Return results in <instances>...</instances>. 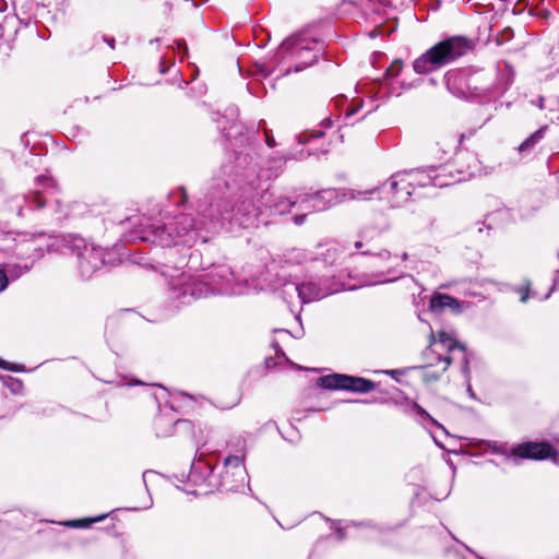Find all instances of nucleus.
<instances>
[{
    "label": "nucleus",
    "instance_id": "44",
    "mask_svg": "<svg viewBox=\"0 0 559 559\" xmlns=\"http://www.w3.org/2000/svg\"><path fill=\"white\" fill-rule=\"evenodd\" d=\"M467 391H468L469 395H471L472 397H474V393H473V391H472V386H471V384H469V383H468V385H467Z\"/></svg>",
    "mask_w": 559,
    "mask_h": 559
},
{
    "label": "nucleus",
    "instance_id": "21",
    "mask_svg": "<svg viewBox=\"0 0 559 559\" xmlns=\"http://www.w3.org/2000/svg\"><path fill=\"white\" fill-rule=\"evenodd\" d=\"M107 514H103L96 518H90V519H82V520H71L67 521L63 524L68 527H74V528H87L92 524L97 523L106 519Z\"/></svg>",
    "mask_w": 559,
    "mask_h": 559
},
{
    "label": "nucleus",
    "instance_id": "49",
    "mask_svg": "<svg viewBox=\"0 0 559 559\" xmlns=\"http://www.w3.org/2000/svg\"><path fill=\"white\" fill-rule=\"evenodd\" d=\"M167 435H168L167 432H164V433H159V432H157V436H162V437H165V436H167Z\"/></svg>",
    "mask_w": 559,
    "mask_h": 559
},
{
    "label": "nucleus",
    "instance_id": "38",
    "mask_svg": "<svg viewBox=\"0 0 559 559\" xmlns=\"http://www.w3.org/2000/svg\"><path fill=\"white\" fill-rule=\"evenodd\" d=\"M107 40V44L114 48L115 47V39L114 38H109V39H106Z\"/></svg>",
    "mask_w": 559,
    "mask_h": 559
},
{
    "label": "nucleus",
    "instance_id": "29",
    "mask_svg": "<svg viewBox=\"0 0 559 559\" xmlns=\"http://www.w3.org/2000/svg\"><path fill=\"white\" fill-rule=\"evenodd\" d=\"M8 284H9V280H8L7 273L2 267H0V293L3 292L8 287Z\"/></svg>",
    "mask_w": 559,
    "mask_h": 559
},
{
    "label": "nucleus",
    "instance_id": "14",
    "mask_svg": "<svg viewBox=\"0 0 559 559\" xmlns=\"http://www.w3.org/2000/svg\"><path fill=\"white\" fill-rule=\"evenodd\" d=\"M295 290L297 292L300 300L306 304L324 298L333 293H336L337 288H325L321 287L320 285H317L313 282H309L296 285Z\"/></svg>",
    "mask_w": 559,
    "mask_h": 559
},
{
    "label": "nucleus",
    "instance_id": "10",
    "mask_svg": "<svg viewBox=\"0 0 559 559\" xmlns=\"http://www.w3.org/2000/svg\"><path fill=\"white\" fill-rule=\"evenodd\" d=\"M318 384L328 390H346L357 393H368L376 388L374 382L370 380L342 373L321 377Z\"/></svg>",
    "mask_w": 559,
    "mask_h": 559
},
{
    "label": "nucleus",
    "instance_id": "16",
    "mask_svg": "<svg viewBox=\"0 0 559 559\" xmlns=\"http://www.w3.org/2000/svg\"><path fill=\"white\" fill-rule=\"evenodd\" d=\"M390 179L382 185L381 189L385 190L391 194L390 202L393 207H401L406 204L411 197L414 194L412 188H404L403 186H397L395 189H392L389 185Z\"/></svg>",
    "mask_w": 559,
    "mask_h": 559
},
{
    "label": "nucleus",
    "instance_id": "33",
    "mask_svg": "<svg viewBox=\"0 0 559 559\" xmlns=\"http://www.w3.org/2000/svg\"><path fill=\"white\" fill-rule=\"evenodd\" d=\"M264 133H265V138H266V144L267 146L270 147H274L275 146V140L274 138L269 133V131L265 129L264 130Z\"/></svg>",
    "mask_w": 559,
    "mask_h": 559
},
{
    "label": "nucleus",
    "instance_id": "43",
    "mask_svg": "<svg viewBox=\"0 0 559 559\" xmlns=\"http://www.w3.org/2000/svg\"><path fill=\"white\" fill-rule=\"evenodd\" d=\"M186 200H187V195H180V201L178 203L179 204L185 203Z\"/></svg>",
    "mask_w": 559,
    "mask_h": 559
},
{
    "label": "nucleus",
    "instance_id": "37",
    "mask_svg": "<svg viewBox=\"0 0 559 559\" xmlns=\"http://www.w3.org/2000/svg\"><path fill=\"white\" fill-rule=\"evenodd\" d=\"M8 9V3L5 0H0V12H4Z\"/></svg>",
    "mask_w": 559,
    "mask_h": 559
},
{
    "label": "nucleus",
    "instance_id": "26",
    "mask_svg": "<svg viewBox=\"0 0 559 559\" xmlns=\"http://www.w3.org/2000/svg\"><path fill=\"white\" fill-rule=\"evenodd\" d=\"M376 258L380 259L381 261H390L393 265L397 266L399 265V257L397 255H393L391 252H389L388 250H383L381 252H379Z\"/></svg>",
    "mask_w": 559,
    "mask_h": 559
},
{
    "label": "nucleus",
    "instance_id": "45",
    "mask_svg": "<svg viewBox=\"0 0 559 559\" xmlns=\"http://www.w3.org/2000/svg\"><path fill=\"white\" fill-rule=\"evenodd\" d=\"M60 214H61V215H60L58 218H61V217L66 216V215H67V212H66V211L60 210Z\"/></svg>",
    "mask_w": 559,
    "mask_h": 559
},
{
    "label": "nucleus",
    "instance_id": "27",
    "mask_svg": "<svg viewBox=\"0 0 559 559\" xmlns=\"http://www.w3.org/2000/svg\"><path fill=\"white\" fill-rule=\"evenodd\" d=\"M36 183L38 186H44L45 188H49V189L56 188V183H55L53 179L46 175L38 176L36 178Z\"/></svg>",
    "mask_w": 559,
    "mask_h": 559
},
{
    "label": "nucleus",
    "instance_id": "3",
    "mask_svg": "<svg viewBox=\"0 0 559 559\" xmlns=\"http://www.w3.org/2000/svg\"><path fill=\"white\" fill-rule=\"evenodd\" d=\"M198 455L189 473V481L195 487L191 493L200 496L223 489L236 491L246 484L248 475L243 454L228 455L218 468L214 467L210 460L204 459V453L200 450Z\"/></svg>",
    "mask_w": 559,
    "mask_h": 559
},
{
    "label": "nucleus",
    "instance_id": "7",
    "mask_svg": "<svg viewBox=\"0 0 559 559\" xmlns=\"http://www.w3.org/2000/svg\"><path fill=\"white\" fill-rule=\"evenodd\" d=\"M495 452L502 454L507 461L518 465L522 460L551 459L558 462V452L547 442H523L512 449L495 448Z\"/></svg>",
    "mask_w": 559,
    "mask_h": 559
},
{
    "label": "nucleus",
    "instance_id": "41",
    "mask_svg": "<svg viewBox=\"0 0 559 559\" xmlns=\"http://www.w3.org/2000/svg\"><path fill=\"white\" fill-rule=\"evenodd\" d=\"M323 123H324L325 127H331L332 126V121L330 119L323 120Z\"/></svg>",
    "mask_w": 559,
    "mask_h": 559
},
{
    "label": "nucleus",
    "instance_id": "35",
    "mask_svg": "<svg viewBox=\"0 0 559 559\" xmlns=\"http://www.w3.org/2000/svg\"><path fill=\"white\" fill-rule=\"evenodd\" d=\"M361 102L358 104V106H356L355 108H352V109H347L346 110V116L349 117V116H353L357 110H358V107L361 106Z\"/></svg>",
    "mask_w": 559,
    "mask_h": 559
},
{
    "label": "nucleus",
    "instance_id": "2",
    "mask_svg": "<svg viewBox=\"0 0 559 559\" xmlns=\"http://www.w3.org/2000/svg\"><path fill=\"white\" fill-rule=\"evenodd\" d=\"M197 258L198 254L190 253L188 261ZM186 265L187 255H182L174 266L166 264L162 272L169 278L171 298L180 304H190L194 299L215 294L242 295L248 292L246 284L234 283V273L226 265L215 266L210 272L197 276L180 271Z\"/></svg>",
    "mask_w": 559,
    "mask_h": 559
},
{
    "label": "nucleus",
    "instance_id": "51",
    "mask_svg": "<svg viewBox=\"0 0 559 559\" xmlns=\"http://www.w3.org/2000/svg\"><path fill=\"white\" fill-rule=\"evenodd\" d=\"M160 421H163V418H158L156 425H158Z\"/></svg>",
    "mask_w": 559,
    "mask_h": 559
},
{
    "label": "nucleus",
    "instance_id": "9",
    "mask_svg": "<svg viewBox=\"0 0 559 559\" xmlns=\"http://www.w3.org/2000/svg\"><path fill=\"white\" fill-rule=\"evenodd\" d=\"M430 346L440 347L443 350L448 352L445 356H438V361L443 362L442 371H445L451 362L456 358V355L460 356L463 364V372L465 376L468 373V361L466 356L465 347L459 344L450 334L444 331H440L437 334V337L433 333L430 334Z\"/></svg>",
    "mask_w": 559,
    "mask_h": 559
},
{
    "label": "nucleus",
    "instance_id": "12",
    "mask_svg": "<svg viewBox=\"0 0 559 559\" xmlns=\"http://www.w3.org/2000/svg\"><path fill=\"white\" fill-rule=\"evenodd\" d=\"M445 84L449 92L459 98H469L479 95L476 87L472 86V80L461 72L447 73Z\"/></svg>",
    "mask_w": 559,
    "mask_h": 559
},
{
    "label": "nucleus",
    "instance_id": "48",
    "mask_svg": "<svg viewBox=\"0 0 559 559\" xmlns=\"http://www.w3.org/2000/svg\"><path fill=\"white\" fill-rule=\"evenodd\" d=\"M452 180H453V182H452V185H453L454 182L460 181V178L454 179V177L452 176Z\"/></svg>",
    "mask_w": 559,
    "mask_h": 559
},
{
    "label": "nucleus",
    "instance_id": "34",
    "mask_svg": "<svg viewBox=\"0 0 559 559\" xmlns=\"http://www.w3.org/2000/svg\"><path fill=\"white\" fill-rule=\"evenodd\" d=\"M306 215H297L294 218V222L296 225H301L305 221Z\"/></svg>",
    "mask_w": 559,
    "mask_h": 559
},
{
    "label": "nucleus",
    "instance_id": "25",
    "mask_svg": "<svg viewBox=\"0 0 559 559\" xmlns=\"http://www.w3.org/2000/svg\"><path fill=\"white\" fill-rule=\"evenodd\" d=\"M297 201L292 200H281L275 204V212L278 214H284L288 211L289 207L295 205Z\"/></svg>",
    "mask_w": 559,
    "mask_h": 559
},
{
    "label": "nucleus",
    "instance_id": "47",
    "mask_svg": "<svg viewBox=\"0 0 559 559\" xmlns=\"http://www.w3.org/2000/svg\"><path fill=\"white\" fill-rule=\"evenodd\" d=\"M551 292H552V288L546 294L545 299L549 298Z\"/></svg>",
    "mask_w": 559,
    "mask_h": 559
},
{
    "label": "nucleus",
    "instance_id": "17",
    "mask_svg": "<svg viewBox=\"0 0 559 559\" xmlns=\"http://www.w3.org/2000/svg\"><path fill=\"white\" fill-rule=\"evenodd\" d=\"M343 253V249L337 242H329L320 255L325 264L333 265L342 260Z\"/></svg>",
    "mask_w": 559,
    "mask_h": 559
},
{
    "label": "nucleus",
    "instance_id": "20",
    "mask_svg": "<svg viewBox=\"0 0 559 559\" xmlns=\"http://www.w3.org/2000/svg\"><path fill=\"white\" fill-rule=\"evenodd\" d=\"M450 302H454V298L450 295L445 294H436L432 296L430 300V310L433 312H441Z\"/></svg>",
    "mask_w": 559,
    "mask_h": 559
},
{
    "label": "nucleus",
    "instance_id": "42",
    "mask_svg": "<svg viewBox=\"0 0 559 559\" xmlns=\"http://www.w3.org/2000/svg\"><path fill=\"white\" fill-rule=\"evenodd\" d=\"M176 251L170 249L168 254H169V258H168V261H170V258H173L175 255Z\"/></svg>",
    "mask_w": 559,
    "mask_h": 559
},
{
    "label": "nucleus",
    "instance_id": "46",
    "mask_svg": "<svg viewBox=\"0 0 559 559\" xmlns=\"http://www.w3.org/2000/svg\"><path fill=\"white\" fill-rule=\"evenodd\" d=\"M377 35H382V31H381V29H379V32L377 33ZM371 36L373 37V36H376V34H374V33H371Z\"/></svg>",
    "mask_w": 559,
    "mask_h": 559
},
{
    "label": "nucleus",
    "instance_id": "50",
    "mask_svg": "<svg viewBox=\"0 0 559 559\" xmlns=\"http://www.w3.org/2000/svg\"><path fill=\"white\" fill-rule=\"evenodd\" d=\"M338 532H341V530H340V528H338ZM343 538H344L343 534H342V533H340L338 539H343Z\"/></svg>",
    "mask_w": 559,
    "mask_h": 559
},
{
    "label": "nucleus",
    "instance_id": "15",
    "mask_svg": "<svg viewBox=\"0 0 559 559\" xmlns=\"http://www.w3.org/2000/svg\"><path fill=\"white\" fill-rule=\"evenodd\" d=\"M316 260L309 252L304 249H290L286 251L281 260L282 269H290L296 265H304L308 261Z\"/></svg>",
    "mask_w": 559,
    "mask_h": 559
},
{
    "label": "nucleus",
    "instance_id": "19",
    "mask_svg": "<svg viewBox=\"0 0 559 559\" xmlns=\"http://www.w3.org/2000/svg\"><path fill=\"white\" fill-rule=\"evenodd\" d=\"M547 127H542L532 133L523 143L518 147L521 154L530 153L535 145L544 139Z\"/></svg>",
    "mask_w": 559,
    "mask_h": 559
},
{
    "label": "nucleus",
    "instance_id": "5",
    "mask_svg": "<svg viewBox=\"0 0 559 559\" xmlns=\"http://www.w3.org/2000/svg\"><path fill=\"white\" fill-rule=\"evenodd\" d=\"M452 173L449 166L429 167L427 169H414L408 171H397L390 177V187L395 189L397 186L412 188L415 192L416 188L425 187H448L451 186Z\"/></svg>",
    "mask_w": 559,
    "mask_h": 559
},
{
    "label": "nucleus",
    "instance_id": "11",
    "mask_svg": "<svg viewBox=\"0 0 559 559\" xmlns=\"http://www.w3.org/2000/svg\"><path fill=\"white\" fill-rule=\"evenodd\" d=\"M344 202L342 191L324 189L314 194H308L300 200V207L314 212L324 211L333 205Z\"/></svg>",
    "mask_w": 559,
    "mask_h": 559
},
{
    "label": "nucleus",
    "instance_id": "28",
    "mask_svg": "<svg viewBox=\"0 0 559 559\" xmlns=\"http://www.w3.org/2000/svg\"><path fill=\"white\" fill-rule=\"evenodd\" d=\"M323 135V132L322 131H317V132H305V133H301L297 136L298 139V142L300 144H306L310 141L311 138H320Z\"/></svg>",
    "mask_w": 559,
    "mask_h": 559
},
{
    "label": "nucleus",
    "instance_id": "4",
    "mask_svg": "<svg viewBox=\"0 0 559 559\" xmlns=\"http://www.w3.org/2000/svg\"><path fill=\"white\" fill-rule=\"evenodd\" d=\"M473 48V40L465 36L448 37L415 59L414 71L419 74L430 73L466 56Z\"/></svg>",
    "mask_w": 559,
    "mask_h": 559
},
{
    "label": "nucleus",
    "instance_id": "13",
    "mask_svg": "<svg viewBox=\"0 0 559 559\" xmlns=\"http://www.w3.org/2000/svg\"><path fill=\"white\" fill-rule=\"evenodd\" d=\"M391 227L390 219L384 215H379L376 217L374 222L371 225H367L359 231V240L354 242V249L360 250L365 247V242L370 241L376 236L389 230Z\"/></svg>",
    "mask_w": 559,
    "mask_h": 559
},
{
    "label": "nucleus",
    "instance_id": "18",
    "mask_svg": "<svg viewBox=\"0 0 559 559\" xmlns=\"http://www.w3.org/2000/svg\"><path fill=\"white\" fill-rule=\"evenodd\" d=\"M380 188H373L368 190H344L342 191V197H344V201L352 200V201H369L371 200L374 194L379 191Z\"/></svg>",
    "mask_w": 559,
    "mask_h": 559
},
{
    "label": "nucleus",
    "instance_id": "1",
    "mask_svg": "<svg viewBox=\"0 0 559 559\" xmlns=\"http://www.w3.org/2000/svg\"><path fill=\"white\" fill-rule=\"evenodd\" d=\"M199 210L202 215V219L199 222L191 214L168 217L163 224L151 226L142 239L160 247L191 248L198 241L201 229H209L210 225L215 223H219L222 226L226 223L236 224L248 228L255 224L259 211L250 198L233 205L227 199L218 198L209 206L200 205Z\"/></svg>",
    "mask_w": 559,
    "mask_h": 559
},
{
    "label": "nucleus",
    "instance_id": "8",
    "mask_svg": "<svg viewBox=\"0 0 559 559\" xmlns=\"http://www.w3.org/2000/svg\"><path fill=\"white\" fill-rule=\"evenodd\" d=\"M318 43L304 35H295L283 41L281 50L289 52L292 57L299 58L301 61L296 66L295 71H301L312 66L319 57L317 50Z\"/></svg>",
    "mask_w": 559,
    "mask_h": 559
},
{
    "label": "nucleus",
    "instance_id": "32",
    "mask_svg": "<svg viewBox=\"0 0 559 559\" xmlns=\"http://www.w3.org/2000/svg\"><path fill=\"white\" fill-rule=\"evenodd\" d=\"M0 367L7 370L20 371L21 369L15 367L14 365L8 364L0 358Z\"/></svg>",
    "mask_w": 559,
    "mask_h": 559
},
{
    "label": "nucleus",
    "instance_id": "40",
    "mask_svg": "<svg viewBox=\"0 0 559 559\" xmlns=\"http://www.w3.org/2000/svg\"><path fill=\"white\" fill-rule=\"evenodd\" d=\"M178 48H179V49H182L185 52H187V46H186V44H180V43H179V44H178Z\"/></svg>",
    "mask_w": 559,
    "mask_h": 559
},
{
    "label": "nucleus",
    "instance_id": "31",
    "mask_svg": "<svg viewBox=\"0 0 559 559\" xmlns=\"http://www.w3.org/2000/svg\"><path fill=\"white\" fill-rule=\"evenodd\" d=\"M448 308H450L453 312H456V313L462 312V310H463L462 304L455 298H454V302H450L448 305Z\"/></svg>",
    "mask_w": 559,
    "mask_h": 559
},
{
    "label": "nucleus",
    "instance_id": "22",
    "mask_svg": "<svg viewBox=\"0 0 559 559\" xmlns=\"http://www.w3.org/2000/svg\"><path fill=\"white\" fill-rule=\"evenodd\" d=\"M29 209H41L45 205L46 199L41 197L39 190H35L33 193L24 198Z\"/></svg>",
    "mask_w": 559,
    "mask_h": 559
},
{
    "label": "nucleus",
    "instance_id": "30",
    "mask_svg": "<svg viewBox=\"0 0 559 559\" xmlns=\"http://www.w3.org/2000/svg\"><path fill=\"white\" fill-rule=\"evenodd\" d=\"M519 293L521 294V302H526L530 296V285L522 287L519 289Z\"/></svg>",
    "mask_w": 559,
    "mask_h": 559
},
{
    "label": "nucleus",
    "instance_id": "24",
    "mask_svg": "<svg viewBox=\"0 0 559 559\" xmlns=\"http://www.w3.org/2000/svg\"><path fill=\"white\" fill-rule=\"evenodd\" d=\"M402 69H403L402 61L394 60L391 63V66L385 70L383 79L386 81V80H392V79L396 78L401 73Z\"/></svg>",
    "mask_w": 559,
    "mask_h": 559
},
{
    "label": "nucleus",
    "instance_id": "23",
    "mask_svg": "<svg viewBox=\"0 0 559 559\" xmlns=\"http://www.w3.org/2000/svg\"><path fill=\"white\" fill-rule=\"evenodd\" d=\"M368 2L372 12L378 15L386 14L388 9L390 8L389 0H368Z\"/></svg>",
    "mask_w": 559,
    "mask_h": 559
},
{
    "label": "nucleus",
    "instance_id": "39",
    "mask_svg": "<svg viewBox=\"0 0 559 559\" xmlns=\"http://www.w3.org/2000/svg\"><path fill=\"white\" fill-rule=\"evenodd\" d=\"M402 261H406L408 259L407 252H404L401 257H399Z\"/></svg>",
    "mask_w": 559,
    "mask_h": 559
},
{
    "label": "nucleus",
    "instance_id": "6",
    "mask_svg": "<svg viewBox=\"0 0 559 559\" xmlns=\"http://www.w3.org/2000/svg\"><path fill=\"white\" fill-rule=\"evenodd\" d=\"M62 247L76 254L79 271L84 278H90L97 270L106 264L104 250L94 245H88L85 239L80 236H63Z\"/></svg>",
    "mask_w": 559,
    "mask_h": 559
},
{
    "label": "nucleus",
    "instance_id": "36",
    "mask_svg": "<svg viewBox=\"0 0 559 559\" xmlns=\"http://www.w3.org/2000/svg\"><path fill=\"white\" fill-rule=\"evenodd\" d=\"M21 388H22V383L20 381H17V380L13 381L12 386H11L12 391H16Z\"/></svg>",
    "mask_w": 559,
    "mask_h": 559
}]
</instances>
